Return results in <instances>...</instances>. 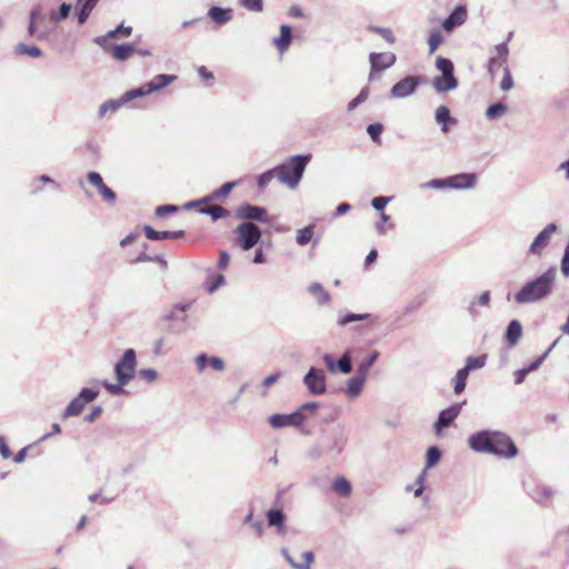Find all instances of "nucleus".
<instances>
[{"mask_svg":"<svg viewBox=\"0 0 569 569\" xmlns=\"http://www.w3.org/2000/svg\"><path fill=\"white\" fill-rule=\"evenodd\" d=\"M469 447L479 453H490L502 458H513L518 448L512 439L505 432L497 430H480L469 436Z\"/></svg>","mask_w":569,"mask_h":569,"instance_id":"f257e3e1","label":"nucleus"},{"mask_svg":"<svg viewBox=\"0 0 569 569\" xmlns=\"http://www.w3.org/2000/svg\"><path fill=\"white\" fill-rule=\"evenodd\" d=\"M557 271L549 268L540 276L535 277L525 282L521 288L513 295L517 305H530L549 298L556 287Z\"/></svg>","mask_w":569,"mask_h":569,"instance_id":"f03ea898","label":"nucleus"},{"mask_svg":"<svg viewBox=\"0 0 569 569\" xmlns=\"http://www.w3.org/2000/svg\"><path fill=\"white\" fill-rule=\"evenodd\" d=\"M311 158V153L289 157L281 164L274 168V171L278 174V180L290 189L297 188Z\"/></svg>","mask_w":569,"mask_h":569,"instance_id":"7ed1b4c3","label":"nucleus"},{"mask_svg":"<svg viewBox=\"0 0 569 569\" xmlns=\"http://www.w3.org/2000/svg\"><path fill=\"white\" fill-rule=\"evenodd\" d=\"M349 432L342 425L333 427L321 439V450L325 455L337 458L342 453L348 442Z\"/></svg>","mask_w":569,"mask_h":569,"instance_id":"20e7f679","label":"nucleus"},{"mask_svg":"<svg viewBox=\"0 0 569 569\" xmlns=\"http://www.w3.org/2000/svg\"><path fill=\"white\" fill-rule=\"evenodd\" d=\"M137 368V355L133 349H127L114 365L117 381L128 385L133 378Z\"/></svg>","mask_w":569,"mask_h":569,"instance_id":"39448f33","label":"nucleus"},{"mask_svg":"<svg viewBox=\"0 0 569 569\" xmlns=\"http://www.w3.org/2000/svg\"><path fill=\"white\" fill-rule=\"evenodd\" d=\"M234 233L239 247L244 251L252 249L262 237L261 229L253 222H241L234 229Z\"/></svg>","mask_w":569,"mask_h":569,"instance_id":"423d86ee","label":"nucleus"},{"mask_svg":"<svg viewBox=\"0 0 569 569\" xmlns=\"http://www.w3.org/2000/svg\"><path fill=\"white\" fill-rule=\"evenodd\" d=\"M98 396V389L82 388L77 397H74L63 410L62 419L80 416L86 405L96 400Z\"/></svg>","mask_w":569,"mask_h":569,"instance_id":"0eeeda50","label":"nucleus"},{"mask_svg":"<svg viewBox=\"0 0 569 569\" xmlns=\"http://www.w3.org/2000/svg\"><path fill=\"white\" fill-rule=\"evenodd\" d=\"M237 219L242 220V222H260V223H270V217L267 212V209L261 206H256L251 203H241L234 212Z\"/></svg>","mask_w":569,"mask_h":569,"instance_id":"6e6552de","label":"nucleus"},{"mask_svg":"<svg viewBox=\"0 0 569 569\" xmlns=\"http://www.w3.org/2000/svg\"><path fill=\"white\" fill-rule=\"evenodd\" d=\"M303 385L313 396H322L327 392V377L322 369L311 367L303 377Z\"/></svg>","mask_w":569,"mask_h":569,"instance_id":"1a4fd4ad","label":"nucleus"},{"mask_svg":"<svg viewBox=\"0 0 569 569\" xmlns=\"http://www.w3.org/2000/svg\"><path fill=\"white\" fill-rule=\"evenodd\" d=\"M177 80L174 74H158L152 80L143 83L142 86L131 89L132 96L138 98L146 97L152 92L159 91Z\"/></svg>","mask_w":569,"mask_h":569,"instance_id":"9d476101","label":"nucleus"},{"mask_svg":"<svg viewBox=\"0 0 569 569\" xmlns=\"http://www.w3.org/2000/svg\"><path fill=\"white\" fill-rule=\"evenodd\" d=\"M512 33H509L508 39L490 49V57L487 62V71L491 79L495 78L496 70L506 64L509 57L508 41Z\"/></svg>","mask_w":569,"mask_h":569,"instance_id":"9b49d317","label":"nucleus"},{"mask_svg":"<svg viewBox=\"0 0 569 569\" xmlns=\"http://www.w3.org/2000/svg\"><path fill=\"white\" fill-rule=\"evenodd\" d=\"M307 420V416L300 411H293L291 413H274L269 417V423L274 429L284 427H300Z\"/></svg>","mask_w":569,"mask_h":569,"instance_id":"f8f14e48","label":"nucleus"},{"mask_svg":"<svg viewBox=\"0 0 569 569\" xmlns=\"http://www.w3.org/2000/svg\"><path fill=\"white\" fill-rule=\"evenodd\" d=\"M420 84V78L417 76H407L397 83L390 90V97L402 99L411 96Z\"/></svg>","mask_w":569,"mask_h":569,"instance_id":"ddd939ff","label":"nucleus"},{"mask_svg":"<svg viewBox=\"0 0 569 569\" xmlns=\"http://www.w3.org/2000/svg\"><path fill=\"white\" fill-rule=\"evenodd\" d=\"M396 60V54L392 52H371L369 54V61L371 67L369 80L373 81V73H378L390 68L391 66L395 64Z\"/></svg>","mask_w":569,"mask_h":569,"instance_id":"4468645a","label":"nucleus"},{"mask_svg":"<svg viewBox=\"0 0 569 569\" xmlns=\"http://www.w3.org/2000/svg\"><path fill=\"white\" fill-rule=\"evenodd\" d=\"M557 231L556 223L547 224L533 239L529 247V253L540 256L542 250L548 246L551 236Z\"/></svg>","mask_w":569,"mask_h":569,"instance_id":"2eb2a0df","label":"nucleus"},{"mask_svg":"<svg viewBox=\"0 0 569 569\" xmlns=\"http://www.w3.org/2000/svg\"><path fill=\"white\" fill-rule=\"evenodd\" d=\"M87 178H88V181L97 188V190L100 193V196L102 197V199L110 206H113L117 200V194L111 188H109L103 182L101 174L96 171H90L88 173Z\"/></svg>","mask_w":569,"mask_h":569,"instance_id":"dca6fc26","label":"nucleus"},{"mask_svg":"<svg viewBox=\"0 0 569 569\" xmlns=\"http://www.w3.org/2000/svg\"><path fill=\"white\" fill-rule=\"evenodd\" d=\"M132 90L126 91L120 98L118 99H110L104 101L98 110L99 118L106 117L107 113L116 112L120 107L127 104L128 102L136 99L134 96H132Z\"/></svg>","mask_w":569,"mask_h":569,"instance_id":"f3484780","label":"nucleus"},{"mask_svg":"<svg viewBox=\"0 0 569 569\" xmlns=\"http://www.w3.org/2000/svg\"><path fill=\"white\" fill-rule=\"evenodd\" d=\"M462 408V403H455L443 410H441L438 415L437 421L435 422L436 431H440L443 428L449 427L456 418L459 416Z\"/></svg>","mask_w":569,"mask_h":569,"instance_id":"a211bd4d","label":"nucleus"},{"mask_svg":"<svg viewBox=\"0 0 569 569\" xmlns=\"http://www.w3.org/2000/svg\"><path fill=\"white\" fill-rule=\"evenodd\" d=\"M467 20V8L463 4L457 6L452 12L443 20L442 28L447 32L453 31L457 27Z\"/></svg>","mask_w":569,"mask_h":569,"instance_id":"6ab92c4d","label":"nucleus"},{"mask_svg":"<svg viewBox=\"0 0 569 569\" xmlns=\"http://www.w3.org/2000/svg\"><path fill=\"white\" fill-rule=\"evenodd\" d=\"M267 523L270 528H274L279 536L287 533L286 515L279 508H271L266 512Z\"/></svg>","mask_w":569,"mask_h":569,"instance_id":"aec40b11","label":"nucleus"},{"mask_svg":"<svg viewBox=\"0 0 569 569\" xmlns=\"http://www.w3.org/2000/svg\"><path fill=\"white\" fill-rule=\"evenodd\" d=\"M477 177L475 173H458L448 177L449 188L452 189H471L475 187Z\"/></svg>","mask_w":569,"mask_h":569,"instance_id":"412c9836","label":"nucleus"},{"mask_svg":"<svg viewBox=\"0 0 569 569\" xmlns=\"http://www.w3.org/2000/svg\"><path fill=\"white\" fill-rule=\"evenodd\" d=\"M143 232L149 240H170V239H181L184 237L186 232L183 230L176 231H158L152 227L146 224L143 227Z\"/></svg>","mask_w":569,"mask_h":569,"instance_id":"4be33fe9","label":"nucleus"},{"mask_svg":"<svg viewBox=\"0 0 569 569\" xmlns=\"http://www.w3.org/2000/svg\"><path fill=\"white\" fill-rule=\"evenodd\" d=\"M432 86L437 92H447L455 90L458 87V80L455 73H446L437 76L432 80Z\"/></svg>","mask_w":569,"mask_h":569,"instance_id":"5701e85b","label":"nucleus"},{"mask_svg":"<svg viewBox=\"0 0 569 569\" xmlns=\"http://www.w3.org/2000/svg\"><path fill=\"white\" fill-rule=\"evenodd\" d=\"M366 381L367 377L362 376L359 372H356V375L347 381V396L350 399L357 398L362 392Z\"/></svg>","mask_w":569,"mask_h":569,"instance_id":"b1692460","label":"nucleus"},{"mask_svg":"<svg viewBox=\"0 0 569 569\" xmlns=\"http://www.w3.org/2000/svg\"><path fill=\"white\" fill-rule=\"evenodd\" d=\"M292 41V29L288 24H282L280 27V34L279 37L274 38L272 40L273 44L278 49L280 53H283L288 50L290 43Z\"/></svg>","mask_w":569,"mask_h":569,"instance_id":"393cba45","label":"nucleus"},{"mask_svg":"<svg viewBox=\"0 0 569 569\" xmlns=\"http://www.w3.org/2000/svg\"><path fill=\"white\" fill-rule=\"evenodd\" d=\"M522 337V326L519 320H511L506 329L505 338L510 347H513L518 343L520 338Z\"/></svg>","mask_w":569,"mask_h":569,"instance_id":"a878e982","label":"nucleus"},{"mask_svg":"<svg viewBox=\"0 0 569 569\" xmlns=\"http://www.w3.org/2000/svg\"><path fill=\"white\" fill-rule=\"evenodd\" d=\"M208 17L218 24H226L232 19V10L212 6L208 11Z\"/></svg>","mask_w":569,"mask_h":569,"instance_id":"bb28decb","label":"nucleus"},{"mask_svg":"<svg viewBox=\"0 0 569 569\" xmlns=\"http://www.w3.org/2000/svg\"><path fill=\"white\" fill-rule=\"evenodd\" d=\"M435 118L438 124L441 126V131H448V124L456 123V119L451 117L450 110L446 106H440L436 109Z\"/></svg>","mask_w":569,"mask_h":569,"instance_id":"cd10ccee","label":"nucleus"},{"mask_svg":"<svg viewBox=\"0 0 569 569\" xmlns=\"http://www.w3.org/2000/svg\"><path fill=\"white\" fill-rule=\"evenodd\" d=\"M308 291L316 298L318 305L320 306L328 305L331 300L330 293L326 291L322 284L319 282L311 283L308 287Z\"/></svg>","mask_w":569,"mask_h":569,"instance_id":"c85d7f7f","label":"nucleus"},{"mask_svg":"<svg viewBox=\"0 0 569 569\" xmlns=\"http://www.w3.org/2000/svg\"><path fill=\"white\" fill-rule=\"evenodd\" d=\"M331 488L337 495L341 497H349L352 492L350 481L343 476L337 477L333 480Z\"/></svg>","mask_w":569,"mask_h":569,"instance_id":"c756f323","label":"nucleus"},{"mask_svg":"<svg viewBox=\"0 0 569 569\" xmlns=\"http://www.w3.org/2000/svg\"><path fill=\"white\" fill-rule=\"evenodd\" d=\"M190 302H180L173 306V308L163 317L166 321L170 323L173 321H180L181 316L186 315L187 310L190 308Z\"/></svg>","mask_w":569,"mask_h":569,"instance_id":"7c9ffc66","label":"nucleus"},{"mask_svg":"<svg viewBox=\"0 0 569 569\" xmlns=\"http://www.w3.org/2000/svg\"><path fill=\"white\" fill-rule=\"evenodd\" d=\"M380 352L372 351L367 357H365L358 366L357 372L368 378L370 368L376 363L379 359Z\"/></svg>","mask_w":569,"mask_h":569,"instance_id":"2f4dec72","label":"nucleus"},{"mask_svg":"<svg viewBox=\"0 0 569 569\" xmlns=\"http://www.w3.org/2000/svg\"><path fill=\"white\" fill-rule=\"evenodd\" d=\"M370 313H353V312H347L342 313L340 312L337 319V323L340 327H345L351 322L355 321H362L370 318Z\"/></svg>","mask_w":569,"mask_h":569,"instance_id":"473e14b6","label":"nucleus"},{"mask_svg":"<svg viewBox=\"0 0 569 569\" xmlns=\"http://www.w3.org/2000/svg\"><path fill=\"white\" fill-rule=\"evenodd\" d=\"M134 52L133 44L122 43L116 44L112 49V57L118 61L127 60Z\"/></svg>","mask_w":569,"mask_h":569,"instance_id":"72a5a7b5","label":"nucleus"},{"mask_svg":"<svg viewBox=\"0 0 569 569\" xmlns=\"http://www.w3.org/2000/svg\"><path fill=\"white\" fill-rule=\"evenodd\" d=\"M199 212L202 214L210 216L213 221H217L229 216V211L226 208L218 204L201 208Z\"/></svg>","mask_w":569,"mask_h":569,"instance_id":"f704fd0d","label":"nucleus"},{"mask_svg":"<svg viewBox=\"0 0 569 569\" xmlns=\"http://www.w3.org/2000/svg\"><path fill=\"white\" fill-rule=\"evenodd\" d=\"M555 493L556 491L551 487L541 486L536 489L532 497L538 503H546L552 500Z\"/></svg>","mask_w":569,"mask_h":569,"instance_id":"c9c22d12","label":"nucleus"},{"mask_svg":"<svg viewBox=\"0 0 569 569\" xmlns=\"http://www.w3.org/2000/svg\"><path fill=\"white\" fill-rule=\"evenodd\" d=\"M189 330V320L187 315L181 316L180 321H173L168 325L167 331L173 335H181Z\"/></svg>","mask_w":569,"mask_h":569,"instance_id":"e433bc0d","label":"nucleus"},{"mask_svg":"<svg viewBox=\"0 0 569 569\" xmlns=\"http://www.w3.org/2000/svg\"><path fill=\"white\" fill-rule=\"evenodd\" d=\"M99 0H84L78 12V23L83 24L88 20L91 11L94 9Z\"/></svg>","mask_w":569,"mask_h":569,"instance_id":"4c0bfd02","label":"nucleus"},{"mask_svg":"<svg viewBox=\"0 0 569 569\" xmlns=\"http://www.w3.org/2000/svg\"><path fill=\"white\" fill-rule=\"evenodd\" d=\"M338 372L348 375L352 372V357L349 350L345 351L337 360Z\"/></svg>","mask_w":569,"mask_h":569,"instance_id":"58836bf2","label":"nucleus"},{"mask_svg":"<svg viewBox=\"0 0 569 569\" xmlns=\"http://www.w3.org/2000/svg\"><path fill=\"white\" fill-rule=\"evenodd\" d=\"M315 232V224H309L302 229H299L297 231L296 241L299 246H306L308 244L312 238Z\"/></svg>","mask_w":569,"mask_h":569,"instance_id":"ea45409f","label":"nucleus"},{"mask_svg":"<svg viewBox=\"0 0 569 569\" xmlns=\"http://www.w3.org/2000/svg\"><path fill=\"white\" fill-rule=\"evenodd\" d=\"M487 361V355H481L478 357H468L466 359V365L463 367L465 370H467L469 373L472 370L481 369L486 366Z\"/></svg>","mask_w":569,"mask_h":569,"instance_id":"a19ab883","label":"nucleus"},{"mask_svg":"<svg viewBox=\"0 0 569 569\" xmlns=\"http://www.w3.org/2000/svg\"><path fill=\"white\" fill-rule=\"evenodd\" d=\"M507 109L508 107L506 103L496 102L487 108L486 117L491 120L498 119L506 113Z\"/></svg>","mask_w":569,"mask_h":569,"instance_id":"79ce46f5","label":"nucleus"},{"mask_svg":"<svg viewBox=\"0 0 569 569\" xmlns=\"http://www.w3.org/2000/svg\"><path fill=\"white\" fill-rule=\"evenodd\" d=\"M441 458V450L436 447H429L426 455V469L432 468L439 462Z\"/></svg>","mask_w":569,"mask_h":569,"instance_id":"37998d69","label":"nucleus"},{"mask_svg":"<svg viewBox=\"0 0 569 569\" xmlns=\"http://www.w3.org/2000/svg\"><path fill=\"white\" fill-rule=\"evenodd\" d=\"M16 53L27 54L32 58H39L42 56V51L37 46H27L24 43H18L16 47Z\"/></svg>","mask_w":569,"mask_h":569,"instance_id":"c03bdc74","label":"nucleus"},{"mask_svg":"<svg viewBox=\"0 0 569 569\" xmlns=\"http://www.w3.org/2000/svg\"><path fill=\"white\" fill-rule=\"evenodd\" d=\"M469 372L463 368L459 369L456 373V381L453 390L457 395L461 393L466 389V382L468 379Z\"/></svg>","mask_w":569,"mask_h":569,"instance_id":"a18cd8bd","label":"nucleus"},{"mask_svg":"<svg viewBox=\"0 0 569 569\" xmlns=\"http://www.w3.org/2000/svg\"><path fill=\"white\" fill-rule=\"evenodd\" d=\"M368 30L381 36L389 44H393L396 42V38L390 28L369 26Z\"/></svg>","mask_w":569,"mask_h":569,"instance_id":"49530a36","label":"nucleus"},{"mask_svg":"<svg viewBox=\"0 0 569 569\" xmlns=\"http://www.w3.org/2000/svg\"><path fill=\"white\" fill-rule=\"evenodd\" d=\"M226 278L222 274L210 276L206 282V289L209 293H213L219 287L224 284Z\"/></svg>","mask_w":569,"mask_h":569,"instance_id":"de8ad7c7","label":"nucleus"},{"mask_svg":"<svg viewBox=\"0 0 569 569\" xmlns=\"http://www.w3.org/2000/svg\"><path fill=\"white\" fill-rule=\"evenodd\" d=\"M443 36L440 30L435 29L430 32L428 38V44H429V52L433 53L438 47L442 43Z\"/></svg>","mask_w":569,"mask_h":569,"instance_id":"09e8293b","label":"nucleus"},{"mask_svg":"<svg viewBox=\"0 0 569 569\" xmlns=\"http://www.w3.org/2000/svg\"><path fill=\"white\" fill-rule=\"evenodd\" d=\"M436 68L441 72V74L455 73L452 61L445 57H438L436 59Z\"/></svg>","mask_w":569,"mask_h":569,"instance_id":"8fccbe9b","label":"nucleus"},{"mask_svg":"<svg viewBox=\"0 0 569 569\" xmlns=\"http://www.w3.org/2000/svg\"><path fill=\"white\" fill-rule=\"evenodd\" d=\"M239 184V181L238 180H234V181H229V182H226L223 183L220 188L213 190V198H216L217 200L218 199H221L223 197H227L231 190L237 187Z\"/></svg>","mask_w":569,"mask_h":569,"instance_id":"3c124183","label":"nucleus"},{"mask_svg":"<svg viewBox=\"0 0 569 569\" xmlns=\"http://www.w3.org/2000/svg\"><path fill=\"white\" fill-rule=\"evenodd\" d=\"M71 12V4L63 2L59 6L58 12L51 14V20L56 23L67 19Z\"/></svg>","mask_w":569,"mask_h":569,"instance_id":"603ef678","label":"nucleus"},{"mask_svg":"<svg viewBox=\"0 0 569 569\" xmlns=\"http://www.w3.org/2000/svg\"><path fill=\"white\" fill-rule=\"evenodd\" d=\"M98 383H101L109 393L113 396H118L124 392L123 387L126 385H121V382L117 381V383H111L108 380L97 381Z\"/></svg>","mask_w":569,"mask_h":569,"instance_id":"864d4df0","label":"nucleus"},{"mask_svg":"<svg viewBox=\"0 0 569 569\" xmlns=\"http://www.w3.org/2000/svg\"><path fill=\"white\" fill-rule=\"evenodd\" d=\"M239 3L252 12H261L263 10V0H239Z\"/></svg>","mask_w":569,"mask_h":569,"instance_id":"5fc2aeb1","label":"nucleus"},{"mask_svg":"<svg viewBox=\"0 0 569 569\" xmlns=\"http://www.w3.org/2000/svg\"><path fill=\"white\" fill-rule=\"evenodd\" d=\"M383 131V126L379 122L370 123L367 127V132L375 142H380V136Z\"/></svg>","mask_w":569,"mask_h":569,"instance_id":"6e6d98bb","label":"nucleus"},{"mask_svg":"<svg viewBox=\"0 0 569 569\" xmlns=\"http://www.w3.org/2000/svg\"><path fill=\"white\" fill-rule=\"evenodd\" d=\"M515 83H513V79H512V76H511V71L510 69L505 66L503 68V78L500 82V89L502 91H509L513 88Z\"/></svg>","mask_w":569,"mask_h":569,"instance_id":"4d7b16f0","label":"nucleus"},{"mask_svg":"<svg viewBox=\"0 0 569 569\" xmlns=\"http://www.w3.org/2000/svg\"><path fill=\"white\" fill-rule=\"evenodd\" d=\"M178 209H179V207L176 206V204H162V206H158L156 208L154 213H156L157 217L163 218L167 214L177 212Z\"/></svg>","mask_w":569,"mask_h":569,"instance_id":"13d9d810","label":"nucleus"},{"mask_svg":"<svg viewBox=\"0 0 569 569\" xmlns=\"http://www.w3.org/2000/svg\"><path fill=\"white\" fill-rule=\"evenodd\" d=\"M421 188H431V189H445L449 188L448 178L443 179H432L423 184H421Z\"/></svg>","mask_w":569,"mask_h":569,"instance_id":"bf43d9fd","label":"nucleus"},{"mask_svg":"<svg viewBox=\"0 0 569 569\" xmlns=\"http://www.w3.org/2000/svg\"><path fill=\"white\" fill-rule=\"evenodd\" d=\"M139 377L147 383H152L158 378V372L151 368L141 369L139 371Z\"/></svg>","mask_w":569,"mask_h":569,"instance_id":"052dcab7","label":"nucleus"},{"mask_svg":"<svg viewBox=\"0 0 569 569\" xmlns=\"http://www.w3.org/2000/svg\"><path fill=\"white\" fill-rule=\"evenodd\" d=\"M390 200H391L390 197H375L371 200V206L377 211H382L386 208V206L389 203Z\"/></svg>","mask_w":569,"mask_h":569,"instance_id":"680f3d73","label":"nucleus"},{"mask_svg":"<svg viewBox=\"0 0 569 569\" xmlns=\"http://www.w3.org/2000/svg\"><path fill=\"white\" fill-rule=\"evenodd\" d=\"M322 361L323 363L326 365L327 369L329 372L331 373H336L338 372V368H337V361L335 360L333 356L330 355V353H325L322 356Z\"/></svg>","mask_w":569,"mask_h":569,"instance_id":"e2e57ef3","label":"nucleus"},{"mask_svg":"<svg viewBox=\"0 0 569 569\" xmlns=\"http://www.w3.org/2000/svg\"><path fill=\"white\" fill-rule=\"evenodd\" d=\"M103 412V409L101 406H94L90 413H88L86 417H84V421L86 422H89V423H92L94 422Z\"/></svg>","mask_w":569,"mask_h":569,"instance_id":"0e129e2a","label":"nucleus"},{"mask_svg":"<svg viewBox=\"0 0 569 569\" xmlns=\"http://www.w3.org/2000/svg\"><path fill=\"white\" fill-rule=\"evenodd\" d=\"M273 170L266 171L258 176V186L259 188H264L272 179H273Z\"/></svg>","mask_w":569,"mask_h":569,"instance_id":"69168bd1","label":"nucleus"},{"mask_svg":"<svg viewBox=\"0 0 569 569\" xmlns=\"http://www.w3.org/2000/svg\"><path fill=\"white\" fill-rule=\"evenodd\" d=\"M229 262H230V256L227 251H220L219 253V260H218V268L220 270H224L228 266H229Z\"/></svg>","mask_w":569,"mask_h":569,"instance_id":"338daca9","label":"nucleus"},{"mask_svg":"<svg viewBox=\"0 0 569 569\" xmlns=\"http://www.w3.org/2000/svg\"><path fill=\"white\" fill-rule=\"evenodd\" d=\"M0 455L3 459H9L12 456L3 436H0Z\"/></svg>","mask_w":569,"mask_h":569,"instance_id":"774afa93","label":"nucleus"}]
</instances>
